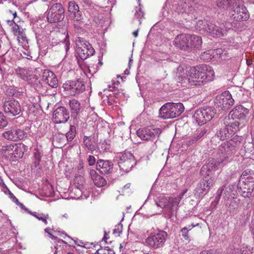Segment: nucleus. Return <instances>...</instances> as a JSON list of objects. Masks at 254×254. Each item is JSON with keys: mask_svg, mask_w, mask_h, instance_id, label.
<instances>
[{"mask_svg": "<svg viewBox=\"0 0 254 254\" xmlns=\"http://www.w3.org/2000/svg\"><path fill=\"white\" fill-rule=\"evenodd\" d=\"M62 37H64V34L60 32H57L56 38H53L50 41L51 45L54 46L60 44V43H65L66 42V39H68V35L66 34L63 39H60V38H61Z\"/></svg>", "mask_w": 254, "mask_h": 254, "instance_id": "obj_34", "label": "nucleus"}, {"mask_svg": "<svg viewBox=\"0 0 254 254\" xmlns=\"http://www.w3.org/2000/svg\"><path fill=\"white\" fill-rule=\"evenodd\" d=\"M198 223H196L195 224H194V223H192L191 224V225H189L187 227H184L183 228H187V231H189L192 228L196 226H198Z\"/></svg>", "mask_w": 254, "mask_h": 254, "instance_id": "obj_62", "label": "nucleus"}, {"mask_svg": "<svg viewBox=\"0 0 254 254\" xmlns=\"http://www.w3.org/2000/svg\"><path fill=\"white\" fill-rule=\"evenodd\" d=\"M5 188H6V189L9 191V197L13 198V200H14V202H18V199L15 197V196L12 193H11L9 190L7 188V187L5 186Z\"/></svg>", "mask_w": 254, "mask_h": 254, "instance_id": "obj_63", "label": "nucleus"}, {"mask_svg": "<svg viewBox=\"0 0 254 254\" xmlns=\"http://www.w3.org/2000/svg\"><path fill=\"white\" fill-rule=\"evenodd\" d=\"M232 25L230 22L218 23L216 25L210 21L207 26L206 33L214 37H221L226 35L227 31L231 29Z\"/></svg>", "mask_w": 254, "mask_h": 254, "instance_id": "obj_11", "label": "nucleus"}, {"mask_svg": "<svg viewBox=\"0 0 254 254\" xmlns=\"http://www.w3.org/2000/svg\"><path fill=\"white\" fill-rule=\"evenodd\" d=\"M17 39L19 42L22 44H25L28 43V40L25 35L22 33H19Z\"/></svg>", "mask_w": 254, "mask_h": 254, "instance_id": "obj_55", "label": "nucleus"}, {"mask_svg": "<svg viewBox=\"0 0 254 254\" xmlns=\"http://www.w3.org/2000/svg\"><path fill=\"white\" fill-rule=\"evenodd\" d=\"M15 73L19 77L23 79H27L29 75V72L26 69L19 67H17L15 69Z\"/></svg>", "mask_w": 254, "mask_h": 254, "instance_id": "obj_39", "label": "nucleus"}, {"mask_svg": "<svg viewBox=\"0 0 254 254\" xmlns=\"http://www.w3.org/2000/svg\"><path fill=\"white\" fill-rule=\"evenodd\" d=\"M241 182L244 183H254V171L247 169L245 170L240 177V180Z\"/></svg>", "mask_w": 254, "mask_h": 254, "instance_id": "obj_26", "label": "nucleus"}, {"mask_svg": "<svg viewBox=\"0 0 254 254\" xmlns=\"http://www.w3.org/2000/svg\"><path fill=\"white\" fill-rule=\"evenodd\" d=\"M3 110L9 115L12 116L18 115L21 112L19 103L14 99H10L4 102Z\"/></svg>", "mask_w": 254, "mask_h": 254, "instance_id": "obj_17", "label": "nucleus"}, {"mask_svg": "<svg viewBox=\"0 0 254 254\" xmlns=\"http://www.w3.org/2000/svg\"><path fill=\"white\" fill-rule=\"evenodd\" d=\"M78 11H79V6L75 1H70L68 2V11L69 15Z\"/></svg>", "mask_w": 254, "mask_h": 254, "instance_id": "obj_42", "label": "nucleus"}, {"mask_svg": "<svg viewBox=\"0 0 254 254\" xmlns=\"http://www.w3.org/2000/svg\"><path fill=\"white\" fill-rule=\"evenodd\" d=\"M110 148V145L105 140L100 142L98 145L97 149L100 152L103 153L108 151Z\"/></svg>", "mask_w": 254, "mask_h": 254, "instance_id": "obj_45", "label": "nucleus"}, {"mask_svg": "<svg viewBox=\"0 0 254 254\" xmlns=\"http://www.w3.org/2000/svg\"><path fill=\"white\" fill-rule=\"evenodd\" d=\"M237 2L238 5H234L233 7L232 17L236 21H245L249 18L248 11L240 0H237Z\"/></svg>", "mask_w": 254, "mask_h": 254, "instance_id": "obj_15", "label": "nucleus"}, {"mask_svg": "<svg viewBox=\"0 0 254 254\" xmlns=\"http://www.w3.org/2000/svg\"><path fill=\"white\" fill-rule=\"evenodd\" d=\"M227 188L228 190H231V192L233 195H234V192H237L238 193L237 186H236L235 184L229 186Z\"/></svg>", "mask_w": 254, "mask_h": 254, "instance_id": "obj_57", "label": "nucleus"}, {"mask_svg": "<svg viewBox=\"0 0 254 254\" xmlns=\"http://www.w3.org/2000/svg\"><path fill=\"white\" fill-rule=\"evenodd\" d=\"M227 142V144H224L220 147L219 151L222 154L221 158L217 160L209 159L206 164L201 168V171H206L207 174H209L212 176V172H214L225 165L228 162L229 156L235 153L236 149L238 148L242 140L241 137L237 136Z\"/></svg>", "mask_w": 254, "mask_h": 254, "instance_id": "obj_2", "label": "nucleus"}, {"mask_svg": "<svg viewBox=\"0 0 254 254\" xmlns=\"http://www.w3.org/2000/svg\"><path fill=\"white\" fill-rule=\"evenodd\" d=\"M76 45L77 47V53L82 60L93 56L95 53V50L92 45L83 38H78L76 40Z\"/></svg>", "mask_w": 254, "mask_h": 254, "instance_id": "obj_8", "label": "nucleus"}, {"mask_svg": "<svg viewBox=\"0 0 254 254\" xmlns=\"http://www.w3.org/2000/svg\"><path fill=\"white\" fill-rule=\"evenodd\" d=\"M216 111L212 107H204L197 110L193 115V118L199 125L206 124L214 116Z\"/></svg>", "mask_w": 254, "mask_h": 254, "instance_id": "obj_6", "label": "nucleus"}, {"mask_svg": "<svg viewBox=\"0 0 254 254\" xmlns=\"http://www.w3.org/2000/svg\"><path fill=\"white\" fill-rule=\"evenodd\" d=\"M8 122L4 114L0 112V128L5 127L7 126Z\"/></svg>", "mask_w": 254, "mask_h": 254, "instance_id": "obj_49", "label": "nucleus"}, {"mask_svg": "<svg viewBox=\"0 0 254 254\" xmlns=\"http://www.w3.org/2000/svg\"><path fill=\"white\" fill-rule=\"evenodd\" d=\"M76 134V128L74 126L71 125L69 131L66 134V137L68 141H72Z\"/></svg>", "mask_w": 254, "mask_h": 254, "instance_id": "obj_43", "label": "nucleus"}, {"mask_svg": "<svg viewBox=\"0 0 254 254\" xmlns=\"http://www.w3.org/2000/svg\"><path fill=\"white\" fill-rule=\"evenodd\" d=\"M241 251L242 254H252L253 253V248L250 246H246L242 248Z\"/></svg>", "mask_w": 254, "mask_h": 254, "instance_id": "obj_53", "label": "nucleus"}, {"mask_svg": "<svg viewBox=\"0 0 254 254\" xmlns=\"http://www.w3.org/2000/svg\"><path fill=\"white\" fill-rule=\"evenodd\" d=\"M14 144H9L6 146H2L1 149L2 153L9 152L11 151H13L14 150Z\"/></svg>", "mask_w": 254, "mask_h": 254, "instance_id": "obj_54", "label": "nucleus"}, {"mask_svg": "<svg viewBox=\"0 0 254 254\" xmlns=\"http://www.w3.org/2000/svg\"><path fill=\"white\" fill-rule=\"evenodd\" d=\"M79 188V187L74 186V188L72 189L71 192V194L73 193H75V196H72V197L75 198H79L81 196L82 190L84 188V187Z\"/></svg>", "mask_w": 254, "mask_h": 254, "instance_id": "obj_48", "label": "nucleus"}, {"mask_svg": "<svg viewBox=\"0 0 254 254\" xmlns=\"http://www.w3.org/2000/svg\"><path fill=\"white\" fill-rule=\"evenodd\" d=\"M94 184L98 187H101L106 184V180L101 176L96 175L95 171L90 172Z\"/></svg>", "mask_w": 254, "mask_h": 254, "instance_id": "obj_29", "label": "nucleus"}, {"mask_svg": "<svg viewBox=\"0 0 254 254\" xmlns=\"http://www.w3.org/2000/svg\"><path fill=\"white\" fill-rule=\"evenodd\" d=\"M249 113L248 109L241 105H237L229 113V116L233 119L244 120Z\"/></svg>", "mask_w": 254, "mask_h": 254, "instance_id": "obj_20", "label": "nucleus"}, {"mask_svg": "<svg viewBox=\"0 0 254 254\" xmlns=\"http://www.w3.org/2000/svg\"><path fill=\"white\" fill-rule=\"evenodd\" d=\"M69 17L72 19L74 21L76 22H82L83 19V16H82L81 11H78V12H75L74 13H72L71 15H69Z\"/></svg>", "mask_w": 254, "mask_h": 254, "instance_id": "obj_46", "label": "nucleus"}, {"mask_svg": "<svg viewBox=\"0 0 254 254\" xmlns=\"http://www.w3.org/2000/svg\"><path fill=\"white\" fill-rule=\"evenodd\" d=\"M123 230V225L121 223L116 225L115 229L113 230V234L117 236H119Z\"/></svg>", "mask_w": 254, "mask_h": 254, "instance_id": "obj_52", "label": "nucleus"}, {"mask_svg": "<svg viewBox=\"0 0 254 254\" xmlns=\"http://www.w3.org/2000/svg\"><path fill=\"white\" fill-rule=\"evenodd\" d=\"M34 98L30 97L28 101L29 103H27V102L25 103L26 105L25 106L27 107V110H29L30 111L33 112L37 105L36 103L34 102Z\"/></svg>", "mask_w": 254, "mask_h": 254, "instance_id": "obj_47", "label": "nucleus"}, {"mask_svg": "<svg viewBox=\"0 0 254 254\" xmlns=\"http://www.w3.org/2000/svg\"><path fill=\"white\" fill-rule=\"evenodd\" d=\"M233 195L231 190H228L225 186L219 188L216 192V197L219 199L222 196L225 201L229 200L230 198L234 197Z\"/></svg>", "mask_w": 254, "mask_h": 254, "instance_id": "obj_25", "label": "nucleus"}, {"mask_svg": "<svg viewBox=\"0 0 254 254\" xmlns=\"http://www.w3.org/2000/svg\"><path fill=\"white\" fill-rule=\"evenodd\" d=\"M213 181V176H211L209 174H206L197 184L195 189L194 195L195 196L198 198H203L209 192Z\"/></svg>", "mask_w": 254, "mask_h": 254, "instance_id": "obj_9", "label": "nucleus"}, {"mask_svg": "<svg viewBox=\"0 0 254 254\" xmlns=\"http://www.w3.org/2000/svg\"><path fill=\"white\" fill-rule=\"evenodd\" d=\"M69 118L68 110L64 107L57 108L53 114V121L57 124L66 122Z\"/></svg>", "mask_w": 254, "mask_h": 254, "instance_id": "obj_18", "label": "nucleus"}, {"mask_svg": "<svg viewBox=\"0 0 254 254\" xmlns=\"http://www.w3.org/2000/svg\"><path fill=\"white\" fill-rule=\"evenodd\" d=\"M87 161L89 166H93L96 162L95 158L92 155H89Z\"/></svg>", "mask_w": 254, "mask_h": 254, "instance_id": "obj_58", "label": "nucleus"}, {"mask_svg": "<svg viewBox=\"0 0 254 254\" xmlns=\"http://www.w3.org/2000/svg\"><path fill=\"white\" fill-rule=\"evenodd\" d=\"M207 132V129L206 128H201L199 130H198L197 133L194 135L193 137L190 140V144H194L198 140L204 136Z\"/></svg>", "mask_w": 254, "mask_h": 254, "instance_id": "obj_37", "label": "nucleus"}, {"mask_svg": "<svg viewBox=\"0 0 254 254\" xmlns=\"http://www.w3.org/2000/svg\"><path fill=\"white\" fill-rule=\"evenodd\" d=\"M176 77L180 82L188 83L189 85H199L212 81L214 78V71L212 67L201 64L191 67L184 72L182 66L178 67Z\"/></svg>", "mask_w": 254, "mask_h": 254, "instance_id": "obj_1", "label": "nucleus"}, {"mask_svg": "<svg viewBox=\"0 0 254 254\" xmlns=\"http://www.w3.org/2000/svg\"><path fill=\"white\" fill-rule=\"evenodd\" d=\"M238 201V199L234 198V197L230 198L229 200L226 201V206H228V209H229L228 211L231 212L232 210L236 209L239 204Z\"/></svg>", "mask_w": 254, "mask_h": 254, "instance_id": "obj_38", "label": "nucleus"}, {"mask_svg": "<svg viewBox=\"0 0 254 254\" xmlns=\"http://www.w3.org/2000/svg\"><path fill=\"white\" fill-rule=\"evenodd\" d=\"M237 0H218L217 5L220 8L225 10L232 9L234 5H237Z\"/></svg>", "mask_w": 254, "mask_h": 254, "instance_id": "obj_24", "label": "nucleus"}, {"mask_svg": "<svg viewBox=\"0 0 254 254\" xmlns=\"http://www.w3.org/2000/svg\"><path fill=\"white\" fill-rule=\"evenodd\" d=\"M116 157L119 159L118 164L121 170L128 172L135 165V161L133 154L130 151H126L117 154Z\"/></svg>", "mask_w": 254, "mask_h": 254, "instance_id": "obj_7", "label": "nucleus"}, {"mask_svg": "<svg viewBox=\"0 0 254 254\" xmlns=\"http://www.w3.org/2000/svg\"><path fill=\"white\" fill-rule=\"evenodd\" d=\"M213 56L214 59L222 58L224 51L222 49H217L213 50Z\"/></svg>", "mask_w": 254, "mask_h": 254, "instance_id": "obj_50", "label": "nucleus"}, {"mask_svg": "<svg viewBox=\"0 0 254 254\" xmlns=\"http://www.w3.org/2000/svg\"><path fill=\"white\" fill-rule=\"evenodd\" d=\"M34 160L37 161V162H40L41 160V155L39 151L36 150L34 152Z\"/></svg>", "mask_w": 254, "mask_h": 254, "instance_id": "obj_61", "label": "nucleus"}, {"mask_svg": "<svg viewBox=\"0 0 254 254\" xmlns=\"http://www.w3.org/2000/svg\"><path fill=\"white\" fill-rule=\"evenodd\" d=\"M167 237L166 232L157 229L154 230V232H151L145 239V244L150 248L156 250L163 247Z\"/></svg>", "mask_w": 254, "mask_h": 254, "instance_id": "obj_5", "label": "nucleus"}, {"mask_svg": "<svg viewBox=\"0 0 254 254\" xmlns=\"http://www.w3.org/2000/svg\"><path fill=\"white\" fill-rule=\"evenodd\" d=\"M161 132L162 129L160 128H144L138 129L136 134L143 140L153 141L158 138Z\"/></svg>", "mask_w": 254, "mask_h": 254, "instance_id": "obj_14", "label": "nucleus"}, {"mask_svg": "<svg viewBox=\"0 0 254 254\" xmlns=\"http://www.w3.org/2000/svg\"><path fill=\"white\" fill-rule=\"evenodd\" d=\"M13 155L14 157L21 158L24 152L27 149V146L22 143L15 144Z\"/></svg>", "mask_w": 254, "mask_h": 254, "instance_id": "obj_28", "label": "nucleus"}, {"mask_svg": "<svg viewBox=\"0 0 254 254\" xmlns=\"http://www.w3.org/2000/svg\"><path fill=\"white\" fill-rule=\"evenodd\" d=\"M42 80L53 88H56L58 85V81L55 74L49 69L44 70Z\"/></svg>", "mask_w": 254, "mask_h": 254, "instance_id": "obj_21", "label": "nucleus"}, {"mask_svg": "<svg viewBox=\"0 0 254 254\" xmlns=\"http://www.w3.org/2000/svg\"><path fill=\"white\" fill-rule=\"evenodd\" d=\"M112 162L108 160H99L96 163V169L102 174H107L113 168Z\"/></svg>", "mask_w": 254, "mask_h": 254, "instance_id": "obj_23", "label": "nucleus"}, {"mask_svg": "<svg viewBox=\"0 0 254 254\" xmlns=\"http://www.w3.org/2000/svg\"><path fill=\"white\" fill-rule=\"evenodd\" d=\"M29 213L40 221H42L45 224H48L47 220L49 219L48 214L29 211Z\"/></svg>", "mask_w": 254, "mask_h": 254, "instance_id": "obj_32", "label": "nucleus"}, {"mask_svg": "<svg viewBox=\"0 0 254 254\" xmlns=\"http://www.w3.org/2000/svg\"><path fill=\"white\" fill-rule=\"evenodd\" d=\"M2 136L7 140L17 141L27 136V133L22 129L12 127L4 131Z\"/></svg>", "mask_w": 254, "mask_h": 254, "instance_id": "obj_16", "label": "nucleus"}, {"mask_svg": "<svg viewBox=\"0 0 254 254\" xmlns=\"http://www.w3.org/2000/svg\"><path fill=\"white\" fill-rule=\"evenodd\" d=\"M135 15L137 18H141L143 17L144 13L140 7L138 8L136 10Z\"/></svg>", "mask_w": 254, "mask_h": 254, "instance_id": "obj_56", "label": "nucleus"}, {"mask_svg": "<svg viewBox=\"0 0 254 254\" xmlns=\"http://www.w3.org/2000/svg\"><path fill=\"white\" fill-rule=\"evenodd\" d=\"M63 88L71 96H76L83 92L85 88L81 79L67 81L63 85Z\"/></svg>", "mask_w": 254, "mask_h": 254, "instance_id": "obj_12", "label": "nucleus"}, {"mask_svg": "<svg viewBox=\"0 0 254 254\" xmlns=\"http://www.w3.org/2000/svg\"><path fill=\"white\" fill-rule=\"evenodd\" d=\"M53 231L52 229L49 228H47L45 229V233H48L49 237L53 240H56L57 239V237H56V236H54L52 233H51V231Z\"/></svg>", "mask_w": 254, "mask_h": 254, "instance_id": "obj_60", "label": "nucleus"}, {"mask_svg": "<svg viewBox=\"0 0 254 254\" xmlns=\"http://www.w3.org/2000/svg\"><path fill=\"white\" fill-rule=\"evenodd\" d=\"M181 231H182V236L185 239V240H189L190 238L188 235L189 231H187V228H182V229L181 230Z\"/></svg>", "mask_w": 254, "mask_h": 254, "instance_id": "obj_59", "label": "nucleus"}, {"mask_svg": "<svg viewBox=\"0 0 254 254\" xmlns=\"http://www.w3.org/2000/svg\"><path fill=\"white\" fill-rule=\"evenodd\" d=\"M210 21H208L206 19L199 20L196 21L195 24L196 28L200 31L206 32L207 26L209 23Z\"/></svg>", "mask_w": 254, "mask_h": 254, "instance_id": "obj_33", "label": "nucleus"}, {"mask_svg": "<svg viewBox=\"0 0 254 254\" xmlns=\"http://www.w3.org/2000/svg\"><path fill=\"white\" fill-rule=\"evenodd\" d=\"M234 100L228 91H226L217 95L215 100V105L224 111L228 110L234 104Z\"/></svg>", "mask_w": 254, "mask_h": 254, "instance_id": "obj_13", "label": "nucleus"}, {"mask_svg": "<svg viewBox=\"0 0 254 254\" xmlns=\"http://www.w3.org/2000/svg\"><path fill=\"white\" fill-rule=\"evenodd\" d=\"M240 123L238 121H233L226 126L227 129L232 136L239 130Z\"/></svg>", "mask_w": 254, "mask_h": 254, "instance_id": "obj_31", "label": "nucleus"}, {"mask_svg": "<svg viewBox=\"0 0 254 254\" xmlns=\"http://www.w3.org/2000/svg\"><path fill=\"white\" fill-rule=\"evenodd\" d=\"M238 193L240 194L243 197H250L254 189V185H252L251 186H249V184L246 183L239 182L237 185Z\"/></svg>", "mask_w": 254, "mask_h": 254, "instance_id": "obj_22", "label": "nucleus"}, {"mask_svg": "<svg viewBox=\"0 0 254 254\" xmlns=\"http://www.w3.org/2000/svg\"><path fill=\"white\" fill-rule=\"evenodd\" d=\"M115 84H116V83H114L112 85L109 86V90L110 91L112 92L115 95V96L117 97L120 95L121 92L120 91V90L118 88V87L115 86V85H114Z\"/></svg>", "mask_w": 254, "mask_h": 254, "instance_id": "obj_51", "label": "nucleus"}, {"mask_svg": "<svg viewBox=\"0 0 254 254\" xmlns=\"http://www.w3.org/2000/svg\"><path fill=\"white\" fill-rule=\"evenodd\" d=\"M217 136L219 137L220 139L224 140L227 138H229L232 137L231 134L227 129L226 127L221 128L220 130L217 132Z\"/></svg>", "mask_w": 254, "mask_h": 254, "instance_id": "obj_36", "label": "nucleus"}, {"mask_svg": "<svg viewBox=\"0 0 254 254\" xmlns=\"http://www.w3.org/2000/svg\"><path fill=\"white\" fill-rule=\"evenodd\" d=\"M202 43V39L200 36L195 35H190L189 42V50L190 48H199Z\"/></svg>", "mask_w": 254, "mask_h": 254, "instance_id": "obj_27", "label": "nucleus"}, {"mask_svg": "<svg viewBox=\"0 0 254 254\" xmlns=\"http://www.w3.org/2000/svg\"><path fill=\"white\" fill-rule=\"evenodd\" d=\"M200 58L201 60L206 62H209L211 59H214L213 49L207 50L202 53L200 56Z\"/></svg>", "mask_w": 254, "mask_h": 254, "instance_id": "obj_40", "label": "nucleus"}, {"mask_svg": "<svg viewBox=\"0 0 254 254\" xmlns=\"http://www.w3.org/2000/svg\"><path fill=\"white\" fill-rule=\"evenodd\" d=\"M84 146L89 150L93 151L95 149L93 138L91 136H84L83 137Z\"/></svg>", "mask_w": 254, "mask_h": 254, "instance_id": "obj_35", "label": "nucleus"}, {"mask_svg": "<svg viewBox=\"0 0 254 254\" xmlns=\"http://www.w3.org/2000/svg\"><path fill=\"white\" fill-rule=\"evenodd\" d=\"M97 254H106V251L105 249H100L97 251Z\"/></svg>", "mask_w": 254, "mask_h": 254, "instance_id": "obj_64", "label": "nucleus"}, {"mask_svg": "<svg viewBox=\"0 0 254 254\" xmlns=\"http://www.w3.org/2000/svg\"><path fill=\"white\" fill-rule=\"evenodd\" d=\"M182 103H167L159 110L160 117L164 119L175 118L179 116L184 111Z\"/></svg>", "mask_w": 254, "mask_h": 254, "instance_id": "obj_4", "label": "nucleus"}, {"mask_svg": "<svg viewBox=\"0 0 254 254\" xmlns=\"http://www.w3.org/2000/svg\"><path fill=\"white\" fill-rule=\"evenodd\" d=\"M190 35L181 34L178 35L175 38L173 43L175 47L181 50H189V42Z\"/></svg>", "mask_w": 254, "mask_h": 254, "instance_id": "obj_19", "label": "nucleus"}, {"mask_svg": "<svg viewBox=\"0 0 254 254\" xmlns=\"http://www.w3.org/2000/svg\"><path fill=\"white\" fill-rule=\"evenodd\" d=\"M69 106L71 112V116L75 117L80 109V103L75 99H72L69 102Z\"/></svg>", "mask_w": 254, "mask_h": 254, "instance_id": "obj_30", "label": "nucleus"}, {"mask_svg": "<svg viewBox=\"0 0 254 254\" xmlns=\"http://www.w3.org/2000/svg\"><path fill=\"white\" fill-rule=\"evenodd\" d=\"M188 189H184L179 194L178 197H173L166 196H160L159 197V200L156 201V205L163 209L164 210L161 211L163 212L166 218H171L174 215L177 209L181 200L184 195L187 192Z\"/></svg>", "mask_w": 254, "mask_h": 254, "instance_id": "obj_3", "label": "nucleus"}, {"mask_svg": "<svg viewBox=\"0 0 254 254\" xmlns=\"http://www.w3.org/2000/svg\"><path fill=\"white\" fill-rule=\"evenodd\" d=\"M64 17V9L60 3L52 5L48 11L47 19L50 23H57L62 21Z\"/></svg>", "mask_w": 254, "mask_h": 254, "instance_id": "obj_10", "label": "nucleus"}, {"mask_svg": "<svg viewBox=\"0 0 254 254\" xmlns=\"http://www.w3.org/2000/svg\"><path fill=\"white\" fill-rule=\"evenodd\" d=\"M73 181L75 187H79V188H80V187H83L85 181L81 176L79 175L75 176Z\"/></svg>", "mask_w": 254, "mask_h": 254, "instance_id": "obj_44", "label": "nucleus"}, {"mask_svg": "<svg viewBox=\"0 0 254 254\" xmlns=\"http://www.w3.org/2000/svg\"><path fill=\"white\" fill-rule=\"evenodd\" d=\"M189 6L187 3L186 0L184 1V0H181L179 1L178 3L177 4V6L176 7V10L178 12V13H183L186 11V10L187 7H189Z\"/></svg>", "mask_w": 254, "mask_h": 254, "instance_id": "obj_41", "label": "nucleus"}]
</instances>
